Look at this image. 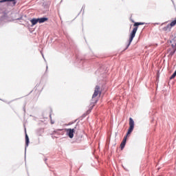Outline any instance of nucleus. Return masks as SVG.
Here are the masks:
<instances>
[{
  "instance_id": "1",
  "label": "nucleus",
  "mask_w": 176,
  "mask_h": 176,
  "mask_svg": "<svg viewBox=\"0 0 176 176\" xmlns=\"http://www.w3.org/2000/svg\"><path fill=\"white\" fill-rule=\"evenodd\" d=\"M133 130H134V120L132 118H129V128L128 129V132L126 133V135L124 138L122 142L120 144V148L123 150L124 146H126V142L127 141L128 135H130L131 133H133Z\"/></svg>"
},
{
  "instance_id": "3",
  "label": "nucleus",
  "mask_w": 176,
  "mask_h": 176,
  "mask_svg": "<svg viewBox=\"0 0 176 176\" xmlns=\"http://www.w3.org/2000/svg\"><path fill=\"white\" fill-rule=\"evenodd\" d=\"M102 91H101V88L99 85H96L94 89V92L92 96V100L94 101L95 104H97V102L98 101V97L101 96V93Z\"/></svg>"
},
{
  "instance_id": "5",
  "label": "nucleus",
  "mask_w": 176,
  "mask_h": 176,
  "mask_svg": "<svg viewBox=\"0 0 176 176\" xmlns=\"http://www.w3.org/2000/svg\"><path fill=\"white\" fill-rule=\"evenodd\" d=\"M3 2H12V6H14L17 2H16V0H1L0 1L1 3H3Z\"/></svg>"
},
{
  "instance_id": "10",
  "label": "nucleus",
  "mask_w": 176,
  "mask_h": 176,
  "mask_svg": "<svg viewBox=\"0 0 176 176\" xmlns=\"http://www.w3.org/2000/svg\"><path fill=\"white\" fill-rule=\"evenodd\" d=\"M25 144L26 146H28V144H30V138H28V135L25 133Z\"/></svg>"
},
{
  "instance_id": "6",
  "label": "nucleus",
  "mask_w": 176,
  "mask_h": 176,
  "mask_svg": "<svg viewBox=\"0 0 176 176\" xmlns=\"http://www.w3.org/2000/svg\"><path fill=\"white\" fill-rule=\"evenodd\" d=\"M162 31H164V32H170L171 31V28H170V25L168 24L166 26L164 27L162 29Z\"/></svg>"
},
{
  "instance_id": "8",
  "label": "nucleus",
  "mask_w": 176,
  "mask_h": 176,
  "mask_svg": "<svg viewBox=\"0 0 176 176\" xmlns=\"http://www.w3.org/2000/svg\"><path fill=\"white\" fill-rule=\"evenodd\" d=\"M32 25H35L36 23H39V21L38 19H32L31 21Z\"/></svg>"
},
{
  "instance_id": "2",
  "label": "nucleus",
  "mask_w": 176,
  "mask_h": 176,
  "mask_svg": "<svg viewBox=\"0 0 176 176\" xmlns=\"http://www.w3.org/2000/svg\"><path fill=\"white\" fill-rule=\"evenodd\" d=\"M144 24H145V23L144 22H135L133 25V27H135L130 35L129 37V42L127 45L126 47H129V46H130V45H131V42H133V39H134L135 36V34H137V31L138 30V25H144Z\"/></svg>"
},
{
  "instance_id": "11",
  "label": "nucleus",
  "mask_w": 176,
  "mask_h": 176,
  "mask_svg": "<svg viewBox=\"0 0 176 176\" xmlns=\"http://www.w3.org/2000/svg\"><path fill=\"white\" fill-rule=\"evenodd\" d=\"M176 76V71L171 75L170 79H174Z\"/></svg>"
},
{
  "instance_id": "9",
  "label": "nucleus",
  "mask_w": 176,
  "mask_h": 176,
  "mask_svg": "<svg viewBox=\"0 0 176 176\" xmlns=\"http://www.w3.org/2000/svg\"><path fill=\"white\" fill-rule=\"evenodd\" d=\"M168 25H169V27L170 28V29L173 27H175V25H176V19L174 21H173L170 23H169Z\"/></svg>"
},
{
  "instance_id": "7",
  "label": "nucleus",
  "mask_w": 176,
  "mask_h": 176,
  "mask_svg": "<svg viewBox=\"0 0 176 176\" xmlns=\"http://www.w3.org/2000/svg\"><path fill=\"white\" fill-rule=\"evenodd\" d=\"M38 23L41 24L42 23H45V21H47L49 19L43 17V18H38Z\"/></svg>"
},
{
  "instance_id": "4",
  "label": "nucleus",
  "mask_w": 176,
  "mask_h": 176,
  "mask_svg": "<svg viewBox=\"0 0 176 176\" xmlns=\"http://www.w3.org/2000/svg\"><path fill=\"white\" fill-rule=\"evenodd\" d=\"M67 133L69 138H74V133H75V129H66Z\"/></svg>"
},
{
  "instance_id": "12",
  "label": "nucleus",
  "mask_w": 176,
  "mask_h": 176,
  "mask_svg": "<svg viewBox=\"0 0 176 176\" xmlns=\"http://www.w3.org/2000/svg\"><path fill=\"white\" fill-rule=\"evenodd\" d=\"M41 131L43 133V130H41Z\"/></svg>"
}]
</instances>
